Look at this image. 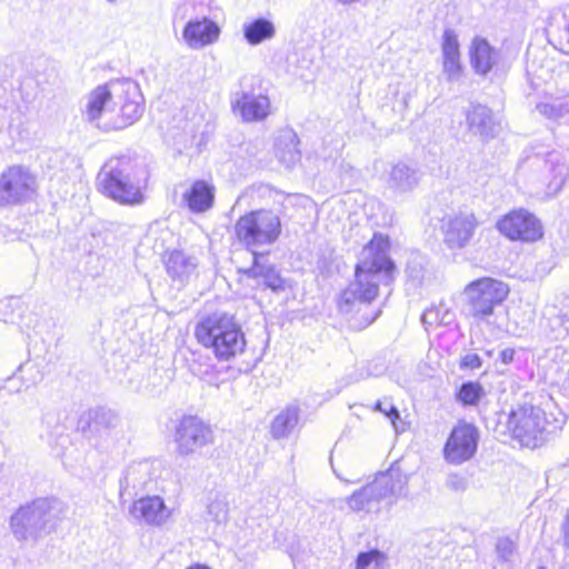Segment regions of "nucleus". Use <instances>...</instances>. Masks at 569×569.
Segmentation results:
<instances>
[{
    "label": "nucleus",
    "instance_id": "obj_51",
    "mask_svg": "<svg viewBox=\"0 0 569 569\" xmlns=\"http://www.w3.org/2000/svg\"><path fill=\"white\" fill-rule=\"evenodd\" d=\"M107 1L110 2V3L117 2V0H107Z\"/></svg>",
    "mask_w": 569,
    "mask_h": 569
},
{
    "label": "nucleus",
    "instance_id": "obj_25",
    "mask_svg": "<svg viewBox=\"0 0 569 569\" xmlns=\"http://www.w3.org/2000/svg\"><path fill=\"white\" fill-rule=\"evenodd\" d=\"M467 124L471 132L482 139L493 138L498 133L499 123L492 111L482 104L471 106L467 112Z\"/></svg>",
    "mask_w": 569,
    "mask_h": 569
},
{
    "label": "nucleus",
    "instance_id": "obj_7",
    "mask_svg": "<svg viewBox=\"0 0 569 569\" xmlns=\"http://www.w3.org/2000/svg\"><path fill=\"white\" fill-rule=\"evenodd\" d=\"M282 223L279 214L270 209H259L241 216L234 224L239 242L252 254L264 246H271L279 239Z\"/></svg>",
    "mask_w": 569,
    "mask_h": 569
},
{
    "label": "nucleus",
    "instance_id": "obj_44",
    "mask_svg": "<svg viewBox=\"0 0 569 569\" xmlns=\"http://www.w3.org/2000/svg\"><path fill=\"white\" fill-rule=\"evenodd\" d=\"M567 22L559 36L560 50L569 54V17L565 14Z\"/></svg>",
    "mask_w": 569,
    "mask_h": 569
},
{
    "label": "nucleus",
    "instance_id": "obj_18",
    "mask_svg": "<svg viewBox=\"0 0 569 569\" xmlns=\"http://www.w3.org/2000/svg\"><path fill=\"white\" fill-rule=\"evenodd\" d=\"M163 264L169 278L183 287L197 276L198 258L183 250L173 249L163 254Z\"/></svg>",
    "mask_w": 569,
    "mask_h": 569
},
{
    "label": "nucleus",
    "instance_id": "obj_12",
    "mask_svg": "<svg viewBox=\"0 0 569 569\" xmlns=\"http://www.w3.org/2000/svg\"><path fill=\"white\" fill-rule=\"evenodd\" d=\"M497 229L510 240L533 242L542 237L540 221L525 209L507 213L497 222Z\"/></svg>",
    "mask_w": 569,
    "mask_h": 569
},
{
    "label": "nucleus",
    "instance_id": "obj_30",
    "mask_svg": "<svg viewBox=\"0 0 569 569\" xmlns=\"http://www.w3.org/2000/svg\"><path fill=\"white\" fill-rule=\"evenodd\" d=\"M276 33L273 23L264 18H258L243 26V36L248 43L257 46L271 39Z\"/></svg>",
    "mask_w": 569,
    "mask_h": 569
},
{
    "label": "nucleus",
    "instance_id": "obj_52",
    "mask_svg": "<svg viewBox=\"0 0 569 569\" xmlns=\"http://www.w3.org/2000/svg\"><path fill=\"white\" fill-rule=\"evenodd\" d=\"M567 380L569 381V367H568V371H567Z\"/></svg>",
    "mask_w": 569,
    "mask_h": 569
},
{
    "label": "nucleus",
    "instance_id": "obj_20",
    "mask_svg": "<svg viewBox=\"0 0 569 569\" xmlns=\"http://www.w3.org/2000/svg\"><path fill=\"white\" fill-rule=\"evenodd\" d=\"M470 64L479 76H487L500 61V51L482 37H475L469 47Z\"/></svg>",
    "mask_w": 569,
    "mask_h": 569
},
{
    "label": "nucleus",
    "instance_id": "obj_10",
    "mask_svg": "<svg viewBox=\"0 0 569 569\" xmlns=\"http://www.w3.org/2000/svg\"><path fill=\"white\" fill-rule=\"evenodd\" d=\"M117 99L114 102L120 107V114L117 118L110 117L103 126L107 130L124 129L137 122L144 111L143 97L139 84L131 80L114 81Z\"/></svg>",
    "mask_w": 569,
    "mask_h": 569
},
{
    "label": "nucleus",
    "instance_id": "obj_8",
    "mask_svg": "<svg viewBox=\"0 0 569 569\" xmlns=\"http://www.w3.org/2000/svg\"><path fill=\"white\" fill-rule=\"evenodd\" d=\"M463 295L467 299L469 315L478 320L487 321L493 315L495 308L507 299L509 287L500 280L485 277L468 283Z\"/></svg>",
    "mask_w": 569,
    "mask_h": 569
},
{
    "label": "nucleus",
    "instance_id": "obj_34",
    "mask_svg": "<svg viewBox=\"0 0 569 569\" xmlns=\"http://www.w3.org/2000/svg\"><path fill=\"white\" fill-rule=\"evenodd\" d=\"M483 396L485 389L479 382L467 381L460 386L456 397L463 406H477Z\"/></svg>",
    "mask_w": 569,
    "mask_h": 569
},
{
    "label": "nucleus",
    "instance_id": "obj_36",
    "mask_svg": "<svg viewBox=\"0 0 569 569\" xmlns=\"http://www.w3.org/2000/svg\"><path fill=\"white\" fill-rule=\"evenodd\" d=\"M459 41L452 29H446L442 36V58L460 57Z\"/></svg>",
    "mask_w": 569,
    "mask_h": 569
},
{
    "label": "nucleus",
    "instance_id": "obj_21",
    "mask_svg": "<svg viewBox=\"0 0 569 569\" xmlns=\"http://www.w3.org/2000/svg\"><path fill=\"white\" fill-rule=\"evenodd\" d=\"M569 174L568 166L559 152L552 151L543 160L542 183L545 196L553 197L563 187Z\"/></svg>",
    "mask_w": 569,
    "mask_h": 569
},
{
    "label": "nucleus",
    "instance_id": "obj_16",
    "mask_svg": "<svg viewBox=\"0 0 569 569\" xmlns=\"http://www.w3.org/2000/svg\"><path fill=\"white\" fill-rule=\"evenodd\" d=\"M114 92V81L98 86L90 91L86 97V103L82 109V114L86 120L91 123H97V126L100 127V120L103 118L109 119V116L113 112V106L118 94Z\"/></svg>",
    "mask_w": 569,
    "mask_h": 569
},
{
    "label": "nucleus",
    "instance_id": "obj_5",
    "mask_svg": "<svg viewBox=\"0 0 569 569\" xmlns=\"http://www.w3.org/2000/svg\"><path fill=\"white\" fill-rule=\"evenodd\" d=\"M563 415H548L541 407L531 403L518 405L508 415L507 428L512 438L521 446L536 448L541 446L549 435L561 429Z\"/></svg>",
    "mask_w": 569,
    "mask_h": 569
},
{
    "label": "nucleus",
    "instance_id": "obj_45",
    "mask_svg": "<svg viewBox=\"0 0 569 569\" xmlns=\"http://www.w3.org/2000/svg\"><path fill=\"white\" fill-rule=\"evenodd\" d=\"M515 355H516V350L515 349L506 348V349H503L500 352L499 358H500L502 363L510 365L513 361V359H515Z\"/></svg>",
    "mask_w": 569,
    "mask_h": 569
},
{
    "label": "nucleus",
    "instance_id": "obj_38",
    "mask_svg": "<svg viewBox=\"0 0 569 569\" xmlns=\"http://www.w3.org/2000/svg\"><path fill=\"white\" fill-rule=\"evenodd\" d=\"M208 515L218 525L224 523L228 519V503L224 499H214L208 506Z\"/></svg>",
    "mask_w": 569,
    "mask_h": 569
},
{
    "label": "nucleus",
    "instance_id": "obj_31",
    "mask_svg": "<svg viewBox=\"0 0 569 569\" xmlns=\"http://www.w3.org/2000/svg\"><path fill=\"white\" fill-rule=\"evenodd\" d=\"M536 110L548 120L560 121L569 116V97H551L537 103Z\"/></svg>",
    "mask_w": 569,
    "mask_h": 569
},
{
    "label": "nucleus",
    "instance_id": "obj_26",
    "mask_svg": "<svg viewBox=\"0 0 569 569\" xmlns=\"http://www.w3.org/2000/svg\"><path fill=\"white\" fill-rule=\"evenodd\" d=\"M263 253L253 254V263L250 268L243 270V273L251 279H262L263 284L272 291L284 290V280L273 264L263 262Z\"/></svg>",
    "mask_w": 569,
    "mask_h": 569
},
{
    "label": "nucleus",
    "instance_id": "obj_11",
    "mask_svg": "<svg viewBox=\"0 0 569 569\" xmlns=\"http://www.w3.org/2000/svg\"><path fill=\"white\" fill-rule=\"evenodd\" d=\"M177 450L189 456L213 442V431L209 425L194 416L183 417L176 430Z\"/></svg>",
    "mask_w": 569,
    "mask_h": 569
},
{
    "label": "nucleus",
    "instance_id": "obj_19",
    "mask_svg": "<svg viewBox=\"0 0 569 569\" xmlns=\"http://www.w3.org/2000/svg\"><path fill=\"white\" fill-rule=\"evenodd\" d=\"M219 36L220 28L208 16L187 21L182 31L183 41L193 50L214 43Z\"/></svg>",
    "mask_w": 569,
    "mask_h": 569
},
{
    "label": "nucleus",
    "instance_id": "obj_4",
    "mask_svg": "<svg viewBox=\"0 0 569 569\" xmlns=\"http://www.w3.org/2000/svg\"><path fill=\"white\" fill-rule=\"evenodd\" d=\"M409 476L399 468L391 467L376 476L373 481L356 490L347 498L348 507L355 512L378 513L381 502L387 500L389 507L409 493Z\"/></svg>",
    "mask_w": 569,
    "mask_h": 569
},
{
    "label": "nucleus",
    "instance_id": "obj_42",
    "mask_svg": "<svg viewBox=\"0 0 569 569\" xmlns=\"http://www.w3.org/2000/svg\"><path fill=\"white\" fill-rule=\"evenodd\" d=\"M24 387V382L16 375L9 377L0 385V390H6L8 393L13 395L20 392Z\"/></svg>",
    "mask_w": 569,
    "mask_h": 569
},
{
    "label": "nucleus",
    "instance_id": "obj_29",
    "mask_svg": "<svg viewBox=\"0 0 569 569\" xmlns=\"http://www.w3.org/2000/svg\"><path fill=\"white\" fill-rule=\"evenodd\" d=\"M211 0H181L173 12V22L194 20L209 16Z\"/></svg>",
    "mask_w": 569,
    "mask_h": 569
},
{
    "label": "nucleus",
    "instance_id": "obj_1",
    "mask_svg": "<svg viewBox=\"0 0 569 569\" xmlns=\"http://www.w3.org/2000/svg\"><path fill=\"white\" fill-rule=\"evenodd\" d=\"M389 248V238L375 233L361 250L355 280L341 292L339 310L345 315H360L350 319L351 327L358 330L367 328L378 318L380 311L371 310L370 303L378 296L379 284L392 281L395 263L388 254Z\"/></svg>",
    "mask_w": 569,
    "mask_h": 569
},
{
    "label": "nucleus",
    "instance_id": "obj_40",
    "mask_svg": "<svg viewBox=\"0 0 569 569\" xmlns=\"http://www.w3.org/2000/svg\"><path fill=\"white\" fill-rule=\"evenodd\" d=\"M446 487L455 492H463L468 488V480L461 475L451 473L446 480Z\"/></svg>",
    "mask_w": 569,
    "mask_h": 569
},
{
    "label": "nucleus",
    "instance_id": "obj_43",
    "mask_svg": "<svg viewBox=\"0 0 569 569\" xmlns=\"http://www.w3.org/2000/svg\"><path fill=\"white\" fill-rule=\"evenodd\" d=\"M482 360L477 353H467L460 360V369H479Z\"/></svg>",
    "mask_w": 569,
    "mask_h": 569
},
{
    "label": "nucleus",
    "instance_id": "obj_22",
    "mask_svg": "<svg viewBox=\"0 0 569 569\" xmlns=\"http://www.w3.org/2000/svg\"><path fill=\"white\" fill-rule=\"evenodd\" d=\"M156 462L151 460H142L129 465L120 480V492H129V489L140 491L150 489L149 485L156 477Z\"/></svg>",
    "mask_w": 569,
    "mask_h": 569
},
{
    "label": "nucleus",
    "instance_id": "obj_46",
    "mask_svg": "<svg viewBox=\"0 0 569 569\" xmlns=\"http://www.w3.org/2000/svg\"><path fill=\"white\" fill-rule=\"evenodd\" d=\"M563 538H565V545L569 549V510H568L566 521L563 523Z\"/></svg>",
    "mask_w": 569,
    "mask_h": 569
},
{
    "label": "nucleus",
    "instance_id": "obj_41",
    "mask_svg": "<svg viewBox=\"0 0 569 569\" xmlns=\"http://www.w3.org/2000/svg\"><path fill=\"white\" fill-rule=\"evenodd\" d=\"M408 278L413 281L415 283L419 284L421 283L423 279V268L420 262L416 261V259H412L406 269Z\"/></svg>",
    "mask_w": 569,
    "mask_h": 569
},
{
    "label": "nucleus",
    "instance_id": "obj_13",
    "mask_svg": "<svg viewBox=\"0 0 569 569\" xmlns=\"http://www.w3.org/2000/svg\"><path fill=\"white\" fill-rule=\"evenodd\" d=\"M478 441L479 432L473 425L458 423L445 445V459L452 465H461L470 460L477 451Z\"/></svg>",
    "mask_w": 569,
    "mask_h": 569
},
{
    "label": "nucleus",
    "instance_id": "obj_3",
    "mask_svg": "<svg viewBox=\"0 0 569 569\" xmlns=\"http://www.w3.org/2000/svg\"><path fill=\"white\" fill-rule=\"evenodd\" d=\"M197 341L210 349L219 361H230L244 352L247 341L232 315L214 312L201 319L194 329Z\"/></svg>",
    "mask_w": 569,
    "mask_h": 569
},
{
    "label": "nucleus",
    "instance_id": "obj_23",
    "mask_svg": "<svg viewBox=\"0 0 569 569\" xmlns=\"http://www.w3.org/2000/svg\"><path fill=\"white\" fill-rule=\"evenodd\" d=\"M421 172L415 163L398 161L393 163L388 173V187L393 192L407 193L418 187Z\"/></svg>",
    "mask_w": 569,
    "mask_h": 569
},
{
    "label": "nucleus",
    "instance_id": "obj_37",
    "mask_svg": "<svg viewBox=\"0 0 569 569\" xmlns=\"http://www.w3.org/2000/svg\"><path fill=\"white\" fill-rule=\"evenodd\" d=\"M373 410L383 413L391 421L393 429L398 431V420H400V412L397 407L392 403L390 398H383L378 400L373 405Z\"/></svg>",
    "mask_w": 569,
    "mask_h": 569
},
{
    "label": "nucleus",
    "instance_id": "obj_27",
    "mask_svg": "<svg viewBox=\"0 0 569 569\" xmlns=\"http://www.w3.org/2000/svg\"><path fill=\"white\" fill-rule=\"evenodd\" d=\"M299 139L292 130L284 131L278 138L276 144V154L280 162L290 168L300 159L298 149Z\"/></svg>",
    "mask_w": 569,
    "mask_h": 569
},
{
    "label": "nucleus",
    "instance_id": "obj_24",
    "mask_svg": "<svg viewBox=\"0 0 569 569\" xmlns=\"http://www.w3.org/2000/svg\"><path fill=\"white\" fill-rule=\"evenodd\" d=\"M216 188L206 180H196L182 194V203L192 213L210 210L214 203Z\"/></svg>",
    "mask_w": 569,
    "mask_h": 569
},
{
    "label": "nucleus",
    "instance_id": "obj_48",
    "mask_svg": "<svg viewBox=\"0 0 569 569\" xmlns=\"http://www.w3.org/2000/svg\"><path fill=\"white\" fill-rule=\"evenodd\" d=\"M188 569H210V568L206 565L197 563V565L190 566Z\"/></svg>",
    "mask_w": 569,
    "mask_h": 569
},
{
    "label": "nucleus",
    "instance_id": "obj_28",
    "mask_svg": "<svg viewBox=\"0 0 569 569\" xmlns=\"http://www.w3.org/2000/svg\"><path fill=\"white\" fill-rule=\"evenodd\" d=\"M299 421V409L289 406L279 412L272 420L270 432L274 439L288 437L297 427Z\"/></svg>",
    "mask_w": 569,
    "mask_h": 569
},
{
    "label": "nucleus",
    "instance_id": "obj_14",
    "mask_svg": "<svg viewBox=\"0 0 569 569\" xmlns=\"http://www.w3.org/2000/svg\"><path fill=\"white\" fill-rule=\"evenodd\" d=\"M172 513V509L166 505L163 498L157 495L141 497L129 508V515L136 522L157 528L166 526Z\"/></svg>",
    "mask_w": 569,
    "mask_h": 569
},
{
    "label": "nucleus",
    "instance_id": "obj_9",
    "mask_svg": "<svg viewBox=\"0 0 569 569\" xmlns=\"http://www.w3.org/2000/svg\"><path fill=\"white\" fill-rule=\"evenodd\" d=\"M38 192L37 176L26 166L13 164L0 174V208L24 204Z\"/></svg>",
    "mask_w": 569,
    "mask_h": 569
},
{
    "label": "nucleus",
    "instance_id": "obj_2",
    "mask_svg": "<svg viewBox=\"0 0 569 569\" xmlns=\"http://www.w3.org/2000/svg\"><path fill=\"white\" fill-rule=\"evenodd\" d=\"M142 163L130 157L111 158L97 177L98 189L121 204L136 206L144 201L142 189L147 182Z\"/></svg>",
    "mask_w": 569,
    "mask_h": 569
},
{
    "label": "nucleus",
    "instance_id": "obj_39",
    "mask_svg": "<svg viewBox=\"0 0 569 569\" xmlns=\"http://www.w3.org/2000/svg\"><path fill=\"white\" fill-rule=\"evenodd\" d=\"M443 73L447 76L448 81H457L462 72L460 57L442 58Z\"/></svg>",
    "mask_w": 569,
    "mask_h": 569
},
{
    "label": "nucleus",
    "instance_id": "obj_33",
    "mask_svg": "<svg viewBox=\"0 0 569 569\" xmlns=\"http://www.w3.org/2000/svg\"><path fill=\"white\" fill-rule=\"evenodd\" d=\"M387 565V553L379 549H370L358 553L355 569H385Z\"/></svg>",
    "mask_w": 569,
    "mask_h": 569
},
{
    "label": "nucleus",
    "instance_id": "obj_17",
    "mask_svg": "<svg viewBox=\"0 0 569 569\" xmlns=\"http://www.w3.org/2000/svg\"><path fill=\"white\" fill-rule=\"evenodd\" d=\"M231 108L243 122H259L269 116L270 100L263 94L239 91L231 99Z\"/></svg>",
    "mask_w": 569,
    "mask_h": 569
},
{
    "label": "nucleus",
    "instance_id": "obj_15",
    "mask_svg": "<svg viewBox=\"0 0 569 569\" xmlns=\"http://www.w3.org/2000/svg\"><path fill=\"white\" fill-rule=\"evenodd\" d=\"M479 222L471 212H459L448 217L442 224L443 241L449 249L467 247Z\"/></svg>",
    "mask_w": 569,
    "mask_h": 569
},
{
    "label": "nucleus",
    "instance_id": "obj_35",
    "mask_svg": "<svg viewBox=\"0 0 569 569\" xmlns=\"http://www.w3.org/2000/svg\"><path fill=\"white\" fill-rule=\"evenodd\" d=\"M496 553L498 561L510 568L517 559V545L509 537H500L496 542Z\"/></svg>",
    "mask_w": 569,
    "mask_h": 569
},
{
    "label": "nucleus",
    "instance_id": "obj_32",
    "mask_svg": "<svg viewBox=\"0 0 569 569\" xmlns=\"http://www.w3.org/2000/svg\"><path fill=\"white\" fill-rule=\"evenodd\" d=\"M455 312L445 303L440 302L438 306H431L426 309L421 316V321L426 330H429L430 327L438 325L449 326L455 321Z\"/></svg>",
    "mask_w": 569,
    "mask_h": 569
},
{
    "label": "nucleus",
    "instance_id": "obj_47",
    "mask_svg": "<svg viewBox=\"0 0 569 569\" xmlns=\"http://www.w3.org/2000/svg\"><path fill=\"white\" fill-rule=\"evenodd\" d=\"M335 1L341 6H351V4L360 2L361 0H335Z\"/></svg>",
    "mask_w": 569,
    "mask_h": 569
},
{
    "label": "nucleus",
    "instance_id": "obj_50",
    "mask_svg": "<svg viewBox=\"0 0 569 569\" xmlns=\"http://www.w3.org/2000/svg\"><path fill=\"white\" fill-rule=\"evenodd\" d=\"M106 415H109L110 417L116 419V417L112 415V412H107Z\"/></svg>",
    "mask_w": 569,
    "mask_h": 569
},
{
    "label": "nucleus",
    "instance_id": "obj_6",
    "mask_svg": "<svg viewBox=\"0 0 569 569\" xmlns=\"http://www.w3.org/2000/svg\"><path fill=\"white\" fill-rule=\"evenodd\" d=\"M62 513L60 500L39 498L20 507L11 516L10 526L17 539H36L54 529Z\"/></svg>",
    "mask_w": 569,
    "mask_h": 569
},
{
    "label": "nucleus",
    "instance_id": "obj_53",
    "mask_svg": "<svg viewBox=\"0 0 569 569\" xmlns=\"http://www.w3.org/2000/svg\"><path fill=\"white\" fill-rule=\"evenodd\" d=\"M537 569H546V568H545V567H539V568H537Z\"/></svg>",
    "mask_w": 569,
    "mask_h": 569
},
{
    "label": "nucleus",
    "instance_id": "obj_49",
    "mask_svg": "<svg viewBox=\"0 0 569 569\" xmlns=\"http://www.w3.org/2000/svg\"><path fill=\"white\" fill-rule=\"evenodd\" d=\"M337 475V478H339L341 481H345V482H357L358 480H347V479H343L339 473H336Z\"/></svg>",
    "mask_w": 569,
    "mask_h": 569
}]
</instances>
